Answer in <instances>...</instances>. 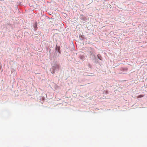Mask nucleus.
Returning <instances> with one entry per match:
<instances>
[{
    "label": "nucleus",
    "instance_id": "f257e3e1",
    "mask_svg": "<svg viewBox=\"0 0 147 147\" xmlns=\"http://www.w3.org/2000/svg\"><path fill=\"white\" fill-rule=\"evenodd\" d=\"M60 65L59 64L55 63L54 64L52 67L50 69V71L51 73L53 74L55 72H57L59 70Z\"/></svg>",
    "mask_w": 147,
    "mask_h": 147
},
{
    "label": "nucleus",
    "instance_id": "f03ea898",
    "mask_svg": "<svg viewBox=\"0 0 147 147\" xmlns=\"http://www.w3.org/2000/svg\"><path fill=\"white\" fill-rule=\"evenodd\" d=\"M61 54L60 47L59 46L58 47L57 45L55 47L54 56L55 57H58Z\"/></svg>",
    "mask_w": 147,
    "mask_h": 147
},
{
    "label": "nucleus",
    "instance_id": "7ed1b4c3",
    "mask_svg": "<svg viewBox=\"0 0 147 147\" xmlns=\"http://www.w3.org/2000/svg\"><path fill=\"white\" fill-rule=\"evenodd\" d=\"M37 22H35L34 26V30L35 31H36L37 28Z\"/></svg>",
    "mask_w": 147,
    "mask_h": 147
},
{
    "label": "nucleus",
    "instance_id": "20e7f679",
    "mask_svg": "<svg viewBox=\"0 0 147 147\" xmlns=\"http://www.w3.org/2000/svg\"><path fill=\"white\" fill-rule=\"evenodd\" d=\"M79 58L82 60H84L85 59L84 56V55H80Z\"/></svg>",
    "mask_w": 147,
    "mask_h": 147
},
{
    "label": "nucleus",
    "instance_id": "39448f33",
    "mask_svg": "<svg viewBox=\"0 0 147 147\" xmlns=\"http://www.w3.org/2000/svg\"><path fill=\"white\" fill-rule=\"evenodd\" d=\"M97 57L100 60H102V57L100 55L98 54L97 55Z\"/></svg>",
    "mask_w": 147,
    "mask_h": 147
},
{
    "label": "nucleus",
    "instance_id": "423d86ee",
    "mask_svg": "<svg viewBox=\"0 0 147 147\" xmlns=\"http://www.w3.org/2000/svg\"><path fill=\"white\" fill-rule=\"evenodd\" d=\"M121 70L123 71H127V69L126 68H121Z\"/></svg>",
    "mask_w": 147,
    "mask_h": 147
},
{
    "label": "nucleus",
    "instance_id": "0eeeda50",
    "mask_svg": "<svg viewBox=\"0 0 147 147\" xmlns=\"http://www.w3.org/2000/svg\"><path fill=\"white\" fill-rule=\"evenodd\" d=\"M40 98L42 99V100L44 101L45 99L44 98V97H43V96H41Z\"/></svg>",
    "mask_w": 147,
    "mask_h": 147
},
{
    "label": "nucleus",
    "instance_id": "6e6552de",
    "mask_svg": "<svg viewBox=\"0 0 147 147\" xmlns=\"http://www.w3.org/2000/svg\"><path fill=\"white\" fill-rule=\"evenodd\" d=\"M80 39L81 40H83L84 39V38H82V37H81L80 38Z\"/></svg>",
    "mask_w": 147,
    "mask_h": 147
},
{
    "label": "nucleus",
    "instance_id": "1a4fd4ad",
    "mask_svg": "<svg viewBox=\"0 0 147 147\" xmlns=\"http://www.w3.org/2000/svg\"><path fill=\"white\" fill-rule=\"evenodd\" d=\"M143 96L142 95H139V97H141Z\"/></svg>",
    "mask_w": 147,
    "mask_h": 147
}]
</instances>
